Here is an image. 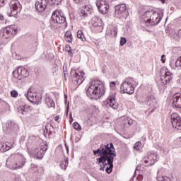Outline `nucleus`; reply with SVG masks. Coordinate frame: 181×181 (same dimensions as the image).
I'll list each match as a JSON object with an SVG mask.
<instances>
[{"label":"nucleus","instance_id":"c756f323","mask_svg":"<svg viewBox=\"0 0 181 181\" xmlns=\"http://www.w3.org/2000/svg\"><path fill=\"white\" fill-rule=\"evenodd\" d=\"M65 40L66 42H68L69 43H71L73 42V35L71 34V30H68L65 33L64 35Z\"/></svg>","mask_w":181,"mask_h":181},{"label":"nucleus","instance_id":"8fccbe9b","mask_svg":"<svg viewBox=\"0 0 181 181\" xmlns=\"http://www.w3.org/2000/svg\"><path fill=\"white\" fill-rule=\"evenodd\" d=\"M65 104H67V111H69V103H67V95H65Z\"/></svg>","mask_w":181,"mask_h":181},{"label":"nucleus","instance_id":"bb28decb","mask_svg":"<svg viewBox=\"0 0 181 181\" xmlns=\"http://www.w3.org/2000/svg\"><path fill=\"white\" fill-rule=\"evenodd\" d=\"M13 147V145L9 143L0 142L1 152H6L7 151H9V149H11Z\"/></svg>","mask_w":181,"mask_h":181},{"label":"nucleus","instance_id":"680f3d73","mask_svg":"<svg viewBox=\"0 0 181 181\" xmlns=\"http://www.w3.org/2000/svg\"><path fill=\"white\" fill-rule=\"evenodd\" d=\"M179 141L181 142V137L179 139Z\"/></svg>","mask_w":181,"mask_h":181},{"label":"nucleus","instance_id":"f257e3e1","mask_svg":"<svg viewBox=\"0 0 181 181\" xmlns=\"http://www.w3.org/2000/svg\"><path fill=\"white\" fill-rule=\"evenodd\" d=\"M110 146H108V144H102L99 148L93 151V155L100 156L96 159L98 165L100 166V170L102 169L104 170V168L106 166L105 172L107 173H111V172H112V168H114V165L112 164L114 163V158L117 156V154L111 149V148H114V144L110 143Z\"/></svg>","mask_w":181,"mask_h":181},{"label":"nucleus","instance_id":"de8ad7c7","mask_svg":"<svg viewBox=\"0 0 181 181\" xmlns=\"http://www.w3.org/2000/svg\"><path fill=\"white\" fill-rule=\"evenodd\" d=\"M5 1L6 0H0V8L1 6H4V5H5Z\"/></svg>","mask_w":181,"mask_h":181},{"label":"nucleus","instance_id":"423d86ee","mask_svg":"<svg viewBox=\"0 0 181 181\" xmlns=\"http://www.w3.org/2000/svg\"><path fill=\"white\" fill-rule=\"evenodd\" d=\"M138 84L133 78H127L123 83L120 85V93L123 94H129L131 95L135 92L134 86Z\"/></svg>","mask_w":181,"mask_h":181},{"label":"nucleus","instance_id":"c9c22d12","mask_svg":"<svg viewBox=\"0 0 181 181\" xmlns=\"http://www.w3.org/2000/svg\"><path fill=\"white\" fill-rule=\"evenodd\" d=\"M141 146H142V143L141 141H137L134 146V151H141Z\"/></svg>","mask_w":181,"mask_h":181},{"label":"nucleus","instance_id":"1a4fd4ad","mask_svg":"<svg viewBox=\"0 0 181 181\" xmlns=\"http://www.w3.org/2000/svg\"><path fill=\"white\" fill-rule=\"evenodd\" d=\"M51 19L54 23H58L59 25H62V23H66V17L62 10H55L52 13Z\"/></svg>","mask_w":181,"mask_h":181},{"label":"nucleus","instance_id":"6e6552de","mask_svg":"<svg viewBox=\"0 0 181 181\" xmlns=\"http://www.w3.org/2000/svg\"><path fill=\"white\" fill-rule=\"evenodd\" d=\"M13 76L16 80L21 81L29 76V71H28V69H26L25 67L19 66L17 68V69L13 71Z\"/></svg>","mask_w":181,"mask_h":181},{"label":"nucleus","instance_id":"603ef678","mask_svg":"<svg viewBox=\"0 0 181 181\" xmlns=\"http://www.w3.org/2000/svg\"><path fill=\"white\" fill-rule=\"evenodd\" d=\"M70 122H73V116H71V113L70 114Z\"/></svg>","mask_w":181,"mask_h":181},{"label":"nucleus","instance_id":"aec40b11","mask_svg":"<svg viewBox=\"0 0 181 181\" xmlns=\"http://www.w3.org/2000/svg\"><path fill=\"white\" fill-rule=\"evenodd\" d=\"M30 111V106L28 105H21L17 108V112L20 117H25V115H28Z\"/></svg>","mask_w":181,"mask_h":181},{"label":"nucleus","instance_id":"a211bd4d","mask_svg":"<svg viewBox=\"0 0 181 181\" xmlns=\"http://www.w3.org/2000/svg\"><path fill=\"white\" fill-rule=\"evenodd\" d=\"M48 4L49 0H37L35 4V9L37 12H45Z\"/></svg>","mask_w":181,"mask_h":181},{"label":"nucleus","instance_id":"3c124183","mask_svg":"<svg viewBox=\"0 0 181 181\" xmlns=\"http://www.w3.org/2000/svg\"><path fill=\"white\" fill-rule=\"evenodd\" d=\"M164 57H165V54L161 55V59H160V61L162 62V63H165V59H164Z\"/></svg>","mask_w":181,"mask_h":181},{"label":"nucleus","instance_id":"412c9836","mask_svg":"<svg viewBox=\"0 0 181 181\" xmlns=\"http://www.w3.org/2000/svg\"><path fill=\"white\" fill-rule=\"evenodd\" d=\"M143 103H145L148 107H156V99L154 95L149 94L144 98Z\"/></svg>","mask_w":181,"mask_h":181},{"label":"nucleus","instance_id":"b1692460","mask_svg":"<svg viewBox=\"0 0 181 181\" xmlns=\"http://www.w3.org/2000/svg\"><path fill=\"white\" fill-rule=\"evenodd\" d=\"M170 66L173 70H180L181 69V57H178L176 60L171 59L170 60Z\"/></svg>","mask_w":181,"mask_h":181},{"label":"nucleus","instance_id":"e433bc0d","mask_svg":"<svg viewBox=\"0 0 181 181\" xmlns=\"http://www.w3.org/2000/svg\"><path fill=\"white\" fill-rule=\"evenodd\" d=\"M75 4H77L78 5H84L86 4H88V0H73Z\"/></svg>","mask_w":181,"mask_h":181},{"label":"nucleus","instance_id":"4d7b16f0","mask_svg":"<svg viewBox=\"0 0 181 181\" xmlns=\"http://www.w3.org/2000/svg\"><path fill=\"white\" fill-rule=\"evenodd\" d=\"M2 92V86L0 85V93Z\"/></svg>","mask_w":181,"mask_h":181},{"label":"nucleus","instance_id":"0eeeda50","mask_svg":"<svg viewBox=\"0 0 181 181\" xmlns=\"http://www.w3.org/2000/svg\"><path fill=\"white\" fill-rule=\"evenodd\" d=\"M158 160V153L153 151H151L148 153L147 156L143 158L142 163L147 166H152V165H155Z\"/></svg>","mask_w":181,"mask_h":181},{"label":"nucleus","instance_id":"09e8293b","mask_svg":"<svg viewBox=\"0 0 181 181\" xmlns=\"http://www.w3.org/2000/svg\"><path fill=\"white\" fill-rule=\"evenodd\" d=\"M4 16L2 14H0V23H2L4 22Z\"/></svg>","mask_w":181,"mask_h":181},{"label":"nucleus","instance_id":"7c9ffc66","mask_svg":"<svg viewBox=\"0 0 181 181\" xmlns=\"http://www.w3.org/2000/svg\"><path fill=\"white\" fill-rule=\"evenodd\" d=\"M8 107H9V105L6 103V102L0 99V112L1 111H5V109Z\"/></svg>","mask_w":181,"mask_h":181},{"label":"nucleus","instance_id":"9b49d317","mask_svg":"<svg viewBox=\"0 0 181 181\" xmlns=\"http://www.w3.org/2000/svg\"><path fill=\"white\" fill-rule=\"evenodd\" d=\"M160 80L163 84H168V83H170V80L173 78V74L172 72L169 71V69H168L165 67H163L160 69Z\"/></svg>","mask_w":181,"mask_h":181},{"label":"nucleus","instance_id":"37998d69","mask_svg":"<svg viewBox=\"0 0 181 181\" xmlns=\"http://www.w3.org/2000/svg\"><path fill=\"white\" fill-rule=\"evenodd\" d=\"M35 172L38 175H43V173L45 172V169H43V168H42V167H39V168H37V170Z\"/></svg>","mask_w":181,"mask_h":181},{"label":"nucleus","instance_id":"473e14b6","mask_svg":"<svg viewBox=\"0 0 181 181\" xmlns=\"http://www.w3.org/2000/svg\"><path fill=\"white\" fill-rule=\"evenodd\" d=\"M61 169L66 170L67 166H69V158H66L64 161H62L59 165Z\"/></svg>","mask_w":181,"mask_h":181},{"label":"nucleus","instance_id":"6ab92c4d","mask_svg":"<svg viewBox=\"0 0 181 181\" xmlns=\"http://www.w3.org/2000/svg\"><path fill=\"white\" fill-rule=\"evenodd\" d=\"M6 127L7 129V133L11 134L12 135H15L19 129V126L18 125V124L15 123V122H7L6 124Z\"/></svg>","mask_w":181,"mask_h":181},{"label":"nucleus","instance_id":"a878e982","mask_svg":"<svg viewBox=\"0 0 181 181\" xmlns=\"http://www.w3.org/2000/svg\"><path fill=\"white\" fill-rule=\"evenodd\" d=\"M53 134H54V127H53V125L47 124L44 131L45 136H50V135H53Z\"/></svg>","mask_w":181,"mask_h":181},{"label":"nucleus","instance_id":"9d476101","mask_svg":"<svg viewBox=\"0 0 181 181\" xmlns=\"http://www.w3.org/2000/svg\"><path fill=\"white\" fill-rule=\"evenodd\" d=\"M80 74L74 69L71 71V80L75 86H80V84H82L83 81H84V76H86V74H84V72H80Z\"/></svg>","mask_w":181,"mask_h":181},{"label":"nucleus","instance_id":"2f4dec72","mask_svg":"<svg viewBox=\"0 0 181 181\" xmlns=\"http://www.w3.org/2000/svg\"><path fill=\"white\" fill-rule=\"evenodd\" d=\"M36 94H37L36 93H32V91L29 90L28 92L27 93V98L28 101H33Z\"/></svg>","mask_w":181,"mask_h":181},{"label":"nucleus","instance_id":"4c0bfd02","mask_svg":"<svg viewBox=\"0 0 181 181\" xmlns=\"http://www.w3.org/2000/svg\"><path fill=\"white\" fill-rule=\"evenodd\" d=\"M33 101H35V103H40V101H42V96L40 94L36 93Z\"/></svg>","mask_w":181,"mask_h":181},{"label":"nucleus","instance_id":"13d9d810","mask_svg":"<svg viewBox=\"0 0 181 181\" xmlns=\"http://www.w3.org/2000/svg\"><path fill=\"white\" fill-rule=\"evenodd\" d=\"M146 181H152V178L150 177V178H148Z\"/></svg>","mask_w":181,"mask_h":181},{"label":"nucleus","instance_id":"ea45409f","mask_svg":"<svg viewBox=\"0 0 181 181\" xmlns=\"http://www.w3.org/2000/svg\"><path fill=\"white\" fill-rule=\"evenodd\" d=\"M79 15L81 18H82V19H84V18H87V16H88L89 14H86V11L81 8L79 12Z\"/></svg>","mask_w":181,"mask_h":181},{"label":"nucleus","instance_id":"5701e85b","mask_svg":"<svg viewBox=\"0 0 181 181\" xmlns=\"http://www.w3.org/2000/svg\"><path fill=\"white\" fill-rule=\"evenodd\" d=\"M126 11L127 6L125 5V4L115 6V15H117V16H124V15H125Z\"/></svg>","mask_w":181,"mask_h":181},{"label":"nucleus","instance_id":"4468645a","mask_svg":"<svg viewBox=\"0 0 181 181\" xmlns=\"http://www.w3.org/2000/svg\"><path fill=\"white\" fill-rule=\"evenodd\" d=\"M173 127L177 131H181V117L179 114L174 112L170 116Z\"/></svg>","mask_w":181,"mask_h":181},{"label":"nucleus","instance_id":"f8f14e48","mask_svg":"<svg viewBox=\"0 0 181 181\" xmlns=\"http://www.w3.org/2000/svg\"><path fill=\"white\" fill-rule=\"evenodd\" d=\"M103 104L107 107H110L113 110H118V103L115 100V93L110 94Z\"/></svg>","mask_w":181,"mask_h":181},{"label":"nucleus","instance_id":"052dcab7","mask_svg":"<svg viewBox=\"0 0 181 181\" xmlns=\"http://www.w3.org/2000/svg\"><path fill=\"white\" fill-rule=\"evenodd\" d=\"M179 33H180V35H181V30H179Z\"/></svg>","mask_w":181,"mask_h":181},{"label":"nucleus","instance_id":"393cba45","mask_svg":"<svg viewBox=\"0 0 181 181\" xmlns=\"http://www.w3.org/2000/svg\"><path fill=\"white\" fill-rule=\"evenodd\" d=\"M106 33L110 37H117V35H118V28L114 25H110L107 28Z\"/></svg>","mask_w":181,"mask_h":181},{"label":"nucleus","instance_id":"7ed1b4c3","mask_svg":"<svg viewBox=\"0 0 181 181\" xmlns=\"http://www.w3.org/2000/svg\"><path fill=\"white\" fill-rule=\"evenodd\" d=\"M163 18V11L153 12L146 11L143 15V25L146 26H156L160 23Z\"/></svg>","mask_w":181,"mask_h":181},{"label":"nucleus","instance_id":"cd10ccee","mask_svg":"<svg viewBox=\"0 0 181 181\" xmlns=\"http://www.w3.org/2000/svg\"><path fill=\"white\" fill-rule=\"evenodd\" d=\"M134 123V120L131 117H124L122 120V125L124 128H129Z\"/></svg>","mask_w":181,"mask_h":181},{"label":"nucleus","instance_id":"6e6d98bb","mask_svg":"<svg viewBox=\"0 0 181 181\" xmlns=\"http://www.w3.org/2000/svg\"><path fill=\"white\" fill-rule=\"evenodd\" d=\"M158 1H159L160 2H161L162 4H164L165 0H158Z\"/></svg>","mask_w":181,"mask_h":181},{"label":"nucleus","instance_id":"c03bdc74","mask_svg":"<svg viewBox=\"0 0 181 181\" xmlns=\"http://www.w3.org/2000/svg\"><path fill=\"white\" fill-rule=\"evenodd\" d=\"M30 168L32 172H37V166L36 165L32 163Z\"/></svg>","mask_w":181,"mask_h":181},{"label":"nucleus","instance_id":"a18cd8bd","mask_svg":"<svg viewBox=\"0 0 181 181\" xmlns=\"http://www.w3.org/2000/svg\"><path fill=\"white\" fill-rule=\"evenodd\" d=\"M11 97H13L14 98H16V97H18V91L11 90Z\"/></svg>","mask_w":181,"mask_h":181},{"label":"nucleus","instance_id":"864d4df0","mask_svg":"<svg viewBox=\"0 0 181 181\" xmlns=\"http://www.w3.org/2000/svg\"><path fill=\"white\" fill-rule=\"evenodd\" d=\"M54 120H55V121H59V116H56V117H54Z\"/></svg>","mask_w":181,"mask_h":181},{"label":"nucleus","instance_id":"a19ab883","mask_svg":"<svg viewBox=\"0 0 181 181\" xmlns=\"http://www.w3.org/2000/svg\"><path fill=\"white\" fill-rule=\"evenodd\" d=\"M74 129L76 131H81V126L77 122H75L74 123Z\"/></svg>","mask_w":181,"mask_h":181},{"label":"nucleus","instance_id":"39448f33","mask_svg":"<svg viewBox=\"0 0 181 181\" xmlns=\"http://www.w3.org/2000/svg\"><path fill=\"white\" fill-rule=\"evenodd\" d=\"M18 33V27L15 25H11L0 31V43L4 45L6 43V40L13 37Z\"/></svg>","mask_w":181,"mask_h":181},{"label":"nucleus","instance_id":"dca6fc26","mask_svg":"<svg viewBox=\"0 0 181 181\" xmlns=\"http://www.w3.org/2000/svg\"><path fill=\"white\" fill-rule=\"evenodd\" d=\"M10 9L11 13V16H15V15H18V13L21 11L22 6L19 3V1L13 0L10 2Z\"/></svg>","mask_w":181,"mask_h":181},{"label":"nucleus","instance_id":"49530a36","mask_svg":"<svg viewBox=\"0 0 181 181\" xmlns=\"http://www.w3.org/2000/svg\"><path fill=\"white\" fill-rule=\"evenodd\" d=\"M110 88L112 90H115V82L112 81L110 83Z\"/></svg>","mask_w":181,"mask_h":181},{"label":"nucleus","instance_id":"ddd939ff","mask_svg":"<svg viewBox=\"0 0 181 181\" xmlns=\"http://www.w3.org/2000/svg\"><path fill=\"white\" fill-rule=\"evenodd\" d=\"M96 6L103 15H105L108 13V11L110 10V5L108 2L105 0H99L96 2Z\"/></svg>","mask_w":181,"mask_h":181},{"label":"nucleus","instance_id":"4be33fe9","mask_svg":"<svg viewBox=\"0 0 181 181\" xmlns=\"http://www.w3.org/2000/svg\"><path fill=\"white\" fill-rule=\"evenodd\" d=\"M173 107L175 108H181V95L180 93H175L172 98Z\"/></svg>","mask_w":181,"mask_h":181},{"label":"nucleus","instance_id":"f704fd0d","mask_svg":"<svg viewBox=\"0 0 181 181\" xmlns=\"http://www.w3.org/2000/svg\"><path fill=\"white\" fill-rule=\"evenodd\" d=\"M82 9L86 11L85 15H90L91 13V6H84Z\"/></svg>","mask_w":181,"mask_h":181},{"label":"nucleus","instance_id":"f3484780","mask_svg":"<svg viewBox=\"0 0 181 181\" xmlns=\"http://www.w3.org/2000/svg\"><path fill=\"white\" fill-rule=\"evenodd\" d=\"M47 151V145L43 144L41 145L40 148H35L34 150V155L36 159H43V156H45V153Z\"/></svg>","mask_w":181,"mask_h":181},{"label":"nucleus","instance_id":"5fc2aeb1","mask_svg":"<svg viewBox=\"0 0 181 181\" xmlns=\"http://www.w3.org/2000/svg\"><path fill=\"white\" fill-rule=\"evenodd\" d=\"M65 146H66V149L67 152H69V146H67V144H65Z\"/></svg>","mask_w":181,"mask_h":181},{"label":"nucleus","instance_id":"20e7f679","mask_svg":"<svg viewBox=\"0 0 181 181\" xmlns=\"http://www.w3.org/2000/svg\"><path fill=\"white\" fill-rule=\"evenodd\" d=\"M25 163V157H23V155L19 153L12 154L6 160L8 168H9V169H12L13 170L23 168Z\"/></svg>","mask_w":181,"mask_h":181},{"label":"nucleus","instance_id":"f03ea898","mask_svg":"<svg viewBox=\"0 0 181 181\" xmlns=\"http://www.w3.org/2000/svg\"><path fill=\"white\" fill-rule=\"evenodd\" d=\"M105 94V85L99 79L90 81L86 89V95L91 100H98Z\"/></svg>","mask_w":181,"mask_h":181},{"label":"nucleus","instance_id":"72a5a7b5","mask_svg":"<svg viewBox=\"0 0 181 181\" xmlns=\"http://www.w3.org/2000/svg\"><path fill=\"white\" fill-rule=\"evenodd\" d=\"M76 36L78 39H81L82 42H86V37L84 36V34L83 33V31L79 30L77 32Z\"/></svg>","mask_w":181,"mask_h":181},{"label":"nucleus","instance_id":"2eb2a0df","mask_svg":"<svg viewBox=\"0 0 181 181\" xmlns=\"http://www.w3.org/2000/svg\"><path fill=\"white\" fill-rule=\"evenodd\" d=\"M92 26H93L95 32L98 33H101L104 29V23H103V21L101 18L95 16L91 20Z\"/></svg>","mask_w":181,"mask_h":181},{"label":"nucleus","instance_id":"79ce46f5","mask_svg":"<svg viewBox=\"0 0 181 181\" xmlns=\"http://www.w3.org/2000/svg\"><path fill=\"white\" fill-rule=\"evenodd\" d=\"M125 44H127V38L124 37H120V46H124Z\"/></svg>","mask_w":181,"mask_h":181},{"label":"nucleus","instance_id":"58836bf2","mask_svg":"<svg viewBox=\"0 0 181 181\" xmlns=\"http://www.w3.org/2000/svg\"><path fill=\"white\" fill-rule=\"evenodd\" d=\"M49 5H59L62 0H48Z\"/></svg>","mask_w":181,"mask_h":181},{"label":"nucleus","instance_id":"c85d7f7f","mask_svg":"<svg viewBox=\"0 0 181 181\" xmlns=\"http://www.w3.org/2000/svg\"><path fill=\"white\" fill-rule=\"evenodd\" d=\"M45 104L48 108H54L56 107L54 101L51 98H46Z\"/></svg>","mask_w":181,"mask_h":181},{"label":"nucleus","instance_id":"bf43d9fd","mask_svg":"<svg viewBox=\"0 0 181 181\" xmlns=\"http://www.w3.org/2000/svg\"><path fill=\"white\" fill-rule=\"evenodd\" d=\"M75 141L76 142H78V139H75Z\"/></svg>","mask_w":181,"mask_h":181}]
</instances>
